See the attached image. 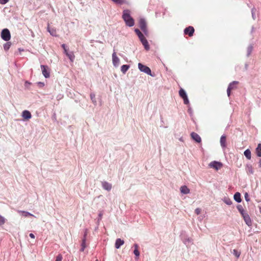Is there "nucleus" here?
I'll list each match as a JSON object with an SVG mask.
<instances>
[{
	"label": "nucleus",
	"mask_w": 261,
	"mask_h": 261,
	"mask_svg": "<svg viewBox=\"0 0 261 261\" xmlns=\"http://www.w3.org/2000/svg\"><path fill=\"white\" fill-rule=\"evenodd\" d=\"M122 18L127 26L133 27L134 25V20L131 17L129 10H125L123 11Z\"/></svg>",
	"instance_id": "obj_1"
},
{
	"label": "nucleus",
	"mask_w": 261,
	"mask_h": 261,
	"mask_svg": "<svg viewBox=\"0 0 261 261\" xmlns=\"http://www.w3.org/2000/svg\"><path fill=\"white\" fill-rule=\"evenodd\" d=\"M139 27L145 35H148V32L146 26V21L144 18L139 20Z\"/></svg>",
	"instance_id": "obj_2"
},
{
	"label": "nucleus",
	"mask_w": 261,
	"mask_h": 261,
	"mask_svg": "<svg viewBox=\"0 0 261 261\" xmlns=\"http://www.w3.org/2000/svg\"><path fill=\"white\" fill-rule=\"evenodd\" d=\"M1 37L6 41H9L11 38V35L9 30L7 29L3 30L1 32Z\"/></svg>",
	"instance_id": "obj_3"
},
{
	"label": "nucleus",
	"mask_w": 261,
	"mask_h": 261,
	"mask_svg": "<svg viewBox=\"0 0 261 261\" xmlns=\"http://www.w3.org/2000/svg\"><path fill=\"white\" fill-rule=\"evenodd\" d=\"M138 68L141 71L143 72L148 75H151V71L148 67L139 63L138 64Z\"/></svg>",
	"instance_id": "obj_4"
},
{
	"label": "nucleus",
	"mask_w": 261,
	"mask_h": 261,
	"mask_svg": "<svg viewBox=\"0 0 261 261\" xmlns=\"http://www.w3.org/2000/svg\"><path fill=\"white\" fill-rule=\"evenodd\" d=\"M41 68L42 70V73L43 76L45 78H48L50 76V70L47 66L46 65H41Z\"/></svg>",
	"instance_id": "obj_5"
},
{
	"label": "nucleus",
	"mask_w": 261,
	"mask_h": 261,
	"mask_svg": "<svg viewBox=\"0 0 261 261\" xmlns=\"http://www.w3.org/2000/svg\"><path fill=\"white\" fill-rule=\"evenodd\" d=\"M209 166L211 168H214L216 170H218L222 167V164L219 162L213 161L209 164Z\"/></svg>",
	"instance_id": "obj_6"
},
{
	"label": "nucleus",
	"mask_w": 261,
	"mask_h": 261,
	"mask_svg": "<svg viewBox=\"0 0 261 261\" xmlns=\"http://www.w3.org/2000/svg\"><path fill=\"white\" fill-rule=\"evenodd\" d=\"M112 62L115 67H118L120 63V59L117 56L116 52L114 51L112 54Z\"/></svg>",
	"instance_id": "obj_7"
},
{
	"label": "nucleus",
	"mask_w": 261,
	"mask_h": 261,
	"mask_svg": "<svg viewBox=\"0 0 261 261\" xmlns=\"http://www.w3.org/2000/svg\"><path fill=\"white\" fill-rule=\"evenodd\" d=\"M101 186H102V188L107 191H111L112 189V184L106 181H102Z\"/></svg>",
	"instance_id": "obj_8"
},
{
	"label": "nucleus",
	"mask_w": 261,
	"mask_h": 261,
	"mask_svg": "<svg viewBox=\"0 0 261 261\" xmlns=\"http://www.w3.org/2000/svg\"><path fill=\"white\" fill-rule=\"evenodd\" d=\"M139 39L141 41L142 44L143 45V46H144L145 49H146L147 50H149L150 48L149 45L148 44L147 40L146 39L144 36H142V38H140Z\"/></svg>",
	"instance_id": "obj_9"
},
{
	"label": "nucleus",
	"mask_w": 261,
	"mask_h": 261,
	"mask_svg": "<svg viewBox=\"0 0 261 261\" xmlns=\"http://www.w3.org/2000/svg\"><path fill=\"white\" fill-rule=\"evenodd\" d=\"M139 39L141 41L142 44L143 45V46H144L145 49H146L147 50H149L150 48L149 45L148 44L147 40L146 39L144 36H142V38H140Z\"/></svg>",
	"instance_id": "obj_10"
},
{
	"label": "nucleus",
	"mask_w": 261,
	"mask_h": 261,
	"mask_svg": "<svg viewBox=\"0 0 261 261\" xmlns=\"http://www.w3.org/2000/svg\"><path fill=\"white\" fill-rule=\"evenodd\" d=\"M21 116L25 120H29L32 118L31 113L28 110H24L22 112Z\"/></svg>",
	"instance_id": "obj_11"
},
{
	"label": "nucleus",
	"mask_w": 261,
	"mask_h": 261,
	"mask_svg": "<svg viewBox=\"0 0 261 261\" xmlns=\"http://www.w3.org/2000/svg\"><path fill=\"white\" fill-rule=\"evenodd\" d=\"M244 219V221L245 222L246 224L250 226L252 225V222L251 220V219L248 215V214L246 213L244 214V215L242 216Z\"/></svg>",
	"instance_id": "obj_12"
},
{
	"label": "nucleus",
	"mask_w": 261,
	"mask_h": 261,
	"mask_svg": "<svg viewBox=\"0 0 261 261\" xmlns=\"http://www.w3.org/2000/svg\"><path fill=\"white\" fill-rule=\"evenodd\" d=\"M192 138L197 143L201 142V139L199 135L197 133L193 132L191 134Z\"/></svg>",
	"instance_id": "obj_13"
},
{
	"label": "nucleus",
	"mask_w": 261,
	"mask_h": 261,
	"mask_svg": "<svg viewBox=\"0 0 261 261\" xmlns=\"http://www.w3.org/2000/svg\"><path fill=\"white\" fill-rule=\"evenodd\" d=\"M194 29L192 27H189L186 28L184 30V33L186 34H188L190 36H192L193 35Z\"/></svg>",
	"instance_id": "obj_14"
},
{
	"label": "nucleus",
	"mask_w": 261,
	"mask_h": 261,
	"mask_svg": "<svg viewBox=\"0 0 261 261\" xmlns=\"http://www.w3.org/2000/svg\"><path fill=\"white\" fill-rule=\"evenodd\" d=\"M124 243V242L123 240H121V239H117L116 240L115 247L117 249H119L121 246L123 245Z\"/></svg>",
	"instance_id": "obj_15"
},
{
	"label": "nucleus",
	"mask_w": 261,
	"mask_h": 261,
	"mask_svg": "<svg viewBox=\"0 0 261 261\" xmlns=\"http://www.w3.org/2000/svg\"><path fill=\"white\" fill-rule=\"evenodd\" d=\"M180 192L184 194H189L190 192V189L186 186H182L180 188Z\"/></svg>",
	"instance_id": "obj_16"
},
{
	"label": "nucleus",
	"mask_w": 261,
	"mask_h": 261,
	"mask_svg": "<svg viewBox=\"0 0 261 261\" xmlns=\"http://www.w3.org/2000/svg\"><path fill=\"white\" fill-rule=\"evenodd\" d=\"M18 213H19L22 216L27 217L28 216H33L35 217L33 214L30 213L29 212L23 211H18Z\"/></svg>",
	"instance_id": "obj_17"
},
{
	"label": "nucleus",
	"mask_w": 261,
	"mask_h": 261,
	"mask_svg": "<svg viewBox=\"0 0 261 261\" xmlns=\"http://www.w3.org/2000/svg\"><path fill=\"white\" fill-rule=\"evenodd\" d=\"M233 198L236 201H237L238 203H240L241 202L242 199L241 198V194L239 192H237L234 194L233 196Z\"/></svg>",
	"instance_id": "obj_18"
},
{
	"label": "nucleus",
	"mask_w": 261,
	"mask_h": 261,
	"mask_svg": "<svg viewBox=\"0 0 261 261\" xmlns=\"http://www.w3.org/2000/svg\"><path fill=\"white\" fill-rule=\"evenodd\" d=\"M220 144L222 147L225 148L226 147V136L222 135L220 138Z\"/></svg>",
	"instance_id": "obj_19"
},
{
	"label": "nucleus",
	"mask_w": 261,
	"mask_h": 261,
	"mask_svg": "<svg viewBox=\"0 0 261 261\" xmlns=\"http://www.w3.org/2000/svg\"><path fill=\"white\" fill-rule=\"evenodd\" d=\"M246 170L248 174H253L254 173L253 168L251 165H247Z\"/></svg>",
	"instance_id": "obj_20"
},
{
	"label": "nucleus",
	"mask_w": 261,
	"mask_h": 261,
	"mask_svg": "<svg viewBox=\"0 0 261 261\" xmlns=\"http://www.w3.org/2000/svg\"><path fill=\"white\" fill-rule=\"evenodd\" d=\"M255 152L257 156H261V143H259L255 149Z\"/></svg>",
	"instance_id": "obj_21"
},
{
	"label": "nucleus",
	"mask_w": 261,
	"mask_h": 261,
	"mask_svg": "<svg viewBox=\"0 0 261 261\" xmlns=\"http://www.w3.org/2000/svg\"><path fill=\"white\" fill-rule=\"evenodd\" d=\"M244 155L248 160H250L251 158V153L249 149H246L244 152Z\"/></svg>",
	"instance_id": "obj_22"
},
{
	"label": "nucleus",
	"mask_w": 261,
	"mask_h": 261,
	"mask_svg": "<svg viewBox=\"0 0 261 261\" xmlns=\"http://www.w3.org/2000/svg\"><path fill=\"white\" fill-rule=\"evenodd\" d=\"M129 68V66L128 65H123L121 67V71L123 73H125L126 72Z\"/></svg>",
	"instance_id": "obj_23"
},
{
	"label": "nucleus",
	"mask_w": 261,
	"mask_h": 261,
	"mask_svg": "<svg viewBox=\"0 0 261 261\" xmlns=\"http://www.w3.org/2000/svg\"><path fill=\"white\" fill-rule=\"evenodd\" d=\"M66 55L68 57L71 62H73L74 60V55L72 52L66 53Z\"/></svg>",
	"instance_id": "obj_24"
},
{
	"label": "nucleus",
	"mask_w": 261,
	"mask_h": 261,
	"mask_svg": "<svg viewBox=\"0 0 261 261\" xmlns=\"http://www.w3.org/2000/svg\"><path fill=\"white\" fill-rule=\"evenodd\" d=\"M47 31L50 33V34L53 36H56L57 33L56 30L54 29H50L48 27L47 28Z\"/></svg>",
	"instance_id": "obj_25"
},
{
	"label": "nucleus",
	"mask_w": 261,
	"mask_h": 261,
	"mask_svg": "<svg viewBox=\"0 0 261 261\" xmlns=\"http://www.w3.org/2000/svg\"><path fill=\"white\" fill-rule=\"evenodd\" d=\"M237 208L238 210L239 211V212L241 213L242 216L244 215V214L246 213L244 211V210L241 205H238L237 206Z\"/></svg>",
	"instance_id": "obj_26"
},
{
	"label": "nucleus",
	"mask_w": 261,
	"mask_h": 261,
	"mask_svg": "<svg viewBox=\"0 0 261 261\" xmlns=\"http://www.w3.org/2000/svg\"><path fill=\"white\" fill-rule=\"evenodd\" d=\"M223 201L224 203L228 205H230L232 203V200L228 197H224L223 199Z\"/></svg>",
	"instance_id": "obj_27"
},
{
	"label": "nucleus",
	"mask_w": 261,
	"mask_h": 261,
	"mask_svg": "<svg viewBox=\"0 0 261 261\" xmlns=\"http://www.w3.org/2000/svg\"><path fill=\"white\" fill-rule=\"evenodd\" d=\"M238 84V82L237 81H233L231 83H230L228 86V87L231 88V90L234 89L236 88V85Z\"/></svg>",
	"instance_id": "obj_28"
},
{
	"label": "nucleus",
	"mask_w": 261,
	"mask_h": 261,
	"mask_svg": "<svg viewBox=\"0 0 261 261\" xmlns=\"http://www.w3.org/2000/svg\"><path fill=\"white\" fill-rule=\"evenodd\" d=\"M179 94L182 98L187 96L186 91L182 89L179 90Z\"/></svg>",
	"instance_id": "obj_29"
},
{
	"label": "nucleus",
	"mask_w": 261,
	"mask_h": 261,
	"mask_svg": "<svg viewBox=\"0 0 261 261\" xmlns=\"http://www.w3.org/2000/svg\"><path fill=\"white\" fill-rule=\"evenodd\" d=\"M90 98H91V100H92V102L93 103V104L94 105H96L97 102H96V98H95V94L91 93L90 94Z\"/></svg>",
	"instance_id": "obj_30"
},
{
	"label": "nucleus",
	"mask_w": 261,
	"mask_h": 261,
	"mask_svg": "<svg viewBox=\"0 0 261 261\" xmlns=\"http://www.w3.org/2000/svg\"><path fill=\"white\" fill-rule=\"evenodd\" d=\"M11 45V43L10 42L6 43L4 45V48L6 51H7L10 48V46Z\"/></svg>",
	"instance_id": "obj_31"
},
{
	"label": "nucleus",
	"mask_w": 261,
	"mask_h": 261,
	"mask_svg": "<svg viewBox=\"0 0 261 261\" xmlns=\"http://www.w3.org/2000/svg\"><path fill=\"white\" fill-rule=\"evenodd\" d=\"M252 50L253 46L252 45H249L247 47V56H249L250 55Z\"/></svg>",
	"instance_id": "obj_32"
},
{
	"label": "nucleus",
	"mask_w": 261,
	"mask_h": 261,
	"mask_svg": "<svg viewBox=\"0 0 261 261\" xmlns=\"http://www.w3.org/2000/svg\"><path fill=\"white\" fill-rule=\"evenodd\" d=\"M232 253L234 255H235L237 258H239L240 256L241 252L238 251L236 249H233L232 251Z\"/></svg>",
	"instance_id": "obj_33"
},
{
	"label": "nucleus",
	"mask_w": 261,
	"mask_h": 261,
	"mask_svg": "<svg viewBox=\"0 0 261 261\" xmlns=\"http://www.w3.org/2000/svg\"><path fill=\"white\" fill-rule=\"evenodd\" d=\"M135 32H136V33L137 34V35H138L139 38L142 37V36H143V34L140 31V30L138 29H136L135 30Z\"/></svg>",
	"instance_id": "obj_34"
},
{
	"label": "nucleus",
	"mask_w": 261,
	"mask_h": 261,
	"mask_svg": "<svg viewBox=\"0 0 261 261\" xmlns=\"http://www.w3.org/2000/svg\"><path fill=\"white\" fill-rule=\"evenodd\" d=\"M6 222L5 218L0 215V225H3Z\"/></svg>",
	"instance_id": "obj_35"
},
{
	"label": "nucleus",
	"mask_w": 261,
	"mask_h": 261,
	"mask_svg": "<svg viewBox=\"0 0 261 261\" xmlns=\"http://www.w3.org/2000/svg\"><path fill=\"white\" fill-rule=\"evenodd\" d=\"M86 247V244L84 242H82L81 248L80 249V251H84Z\"/></svg>",
	"instance_id": "obj_36"
},
{
	"label": "nucleus",
	"mask_w": 261,
	"mask_h": 261,
	"mask_svg": "<svg viewBox=\"0 0 261 261\" xmlns=\"http://www.w3.org/2000/svg\"><path fill=\"white\" fill-rule=\"evenodd\" d=\"M113 2L118 4H121L124 3L123 0H112Z\"/></svg>",
	"instance_id": "obj_37"
},
{
	"label": "nucleus",
	"mask_w": 261,
	"mask_h": 261,
	"mask_svg": "<svg viewBox=\"0 0 261 261\" xmlns=\"http://www.w3.org/2000/svg\"><path fill=\"white\" fill-rule=\"evenodd\" d=\"M134 253L136 255V257H139L140 255V252L138 249H135L134 251Z\"/></svg>",
	"instance_id": "obj_38"
},
{
	"label": "nucleus",
	"mask_w": 261,
	"mask_h": 261,
	"mask_svg": "<svg viewBox=\"0 0 261 261\" xmlns=\"http://www.w3.org/2000/svg\"><path fill=\"white\" fill-rule=\"evenodd\" d=\"M62 48L64 49V53L66 54V53H68V50H67V49L66 48V46L65 44H63L62 45Z\"/></svg>",
	"instance_id": "obj_39"
},
{
	"label": "nucleus",
	"mask_w": 261,
	"mask_h": 261,
	"mask_svg": "<svg viewBox=\"0 0 261 261\" xmlns=\"http://www.w3.org/2000/svg\"><path fill=\"white\" fill-rule=\"evenodd\" d=\"M62 256L61 254L58 255L56 259V261H62Z\"/></svg>",
	"instance_id": "obj_40"
},
{
	"label": "nucleus",
	"mask_w": 261,
	"mask_h": 261,
	"mask_svg": "<svg viewBox=\"0 0 261 261\" xmlns=\"http://www.w3.org/2000/svg\"><path fill=\"white\" fill-rule=\"evenodd\" d=\"M183 99H184V103L185 104H188L189 101V100H188V96L185 97V98H183Z\"/></svg>",
	"instance_id": "obj_41"
},
{
	"label": "nucleus",
	"mask_w": 261,
	"mask_h": 261,
	"mask_svg": "<svg viewBox=\"0 0 261 261\" xmlns=\"http://www.w3.org/2000/svg\"><path fill=\"white\" fill-rule=\"evenodd\" d=\"M245 200L247 201H250V198L249 197V195L247 193H246L245 194Z\"/></svg>",
	"instance_id": "obj_42"
},
{
	"label": "nucleus",
	"mask_w": 261,
	"mask_h": 261,
	"mask_svg": "<svg viewBox=\"0 0 261 261\" xmlns=\"http://www.w3.org/2000/svg\"><path fill=\"white\" fill-rule=\"evenodd\" d=\"M195 213L197 215H199L201 213V209L200 208H197L195 210Z\"/></svg>",
	"instance_id": "obj_43"
},
{
	"label": "nucleus",
	"mask_w": 261,
	"mask_h": 261,
	"mask_svg": "<svg viewBox=\"0 0 261 261\" xmlns=\"http://www.w3.org/2000/svg\"><path fill=\"white\" fill-rule=\"evenodd\" d=\"M231 90V88H230V87H228V88H227V95H228V96H230V95Z\"/></svg>",
	"instance_id": "obj_44"
},
{
	"label": "nucleus",
	"mask_w": 261,
	"mask_h": 261,
	"mask_svg": "<svg viewBox=\"0 0 261 261\" xmlns=\"http://www.w3.org/2000/svg\"><path fill=\"white\" fill-rule=\"evenodd\" d=\"M9 0H0V3L1 4H5L8 3Z\"/></svg>",
	"instance_id": "obj_45"
},
{
	"label": "nucleus",
	"mask_w": 261,
	"mask_h": 261,
	"mask_svg": "<svg viewBox=\"0 0 261 261\" xmlns=\"http://www.w3.org/2000/svg\"><path fill=\"white\" fill-rule=\"evenodd\" d=\"M252 18L253 19H255V13H254V10L252 9Z\"/></svg>",
	"instance_id": "obj_46"
},
{
	"label": "nucleus",
	"mask_w": 261,
	"mask_h": 261,
	"mask_svg": "<svg viewBox=\"0 0 261 261\" xmlns=\"http://www.w3.org/2000/svg\"><path fill=\"white\" fill-rule=\"evenodd\" d=\"M37 84L40 87H43L44 86V83L42 82H38Z\"/></svg>",
	"instance_id": "obj_47"
},
{
	"label": "nucleus",
	"mask_w": 261,
	"mask_h": 261,
	"mask_svg": "<svg viewBox=\"0 0 261 261\" xmlns=\"http://www.w3.org/2000/svg\"><path fill=\"white\" fill-rule=\"evenodd\" d=\"M29 236L32 239H34L35 238V236H34V234L33 233H30Z\"/></svg>",
	"instance_id": "obj_48"
},
{
	"label": "nucleus",
	"mask_w": 261,
	"mask_h": 261,
	"mask_svg": "<svg viewBox=\"0 0 261 261\" xmlns=\"http://www.w3.org/2000/svg\"><path fill=\"white\" fill-rule=\"evenodd\" d=\"M86 237H85V236H84V238L82 239V242H84L85 243H86Z\"/></svg>",
	"instance_id": "obj_49"
},
{
	"label": "nucleus",
	"mask_w": 261,
	"mask_h": 261,
	"mask_svg": "<svg viewBox=\"0 0 261 261\" xmlns=\"http://www.w3.org/2000/svg\"><path fill=\"white\" fill-rule=\"evenodd\" d=\"M134 247H135V249H138V245L137 244H134Z\"/></svg>",
	"instance_id": "obj_50"
},
{
	"label": "nucleus",
	"mask_w": 261,
	"mask_h": 261,
	"mask_svg": "<svg viewBox=\"0 0 261 261\" xmlns=\"http://www.w3.org/2000/svg\"><path fill=\"white\" fill-rule=\"evenodd\" d=\"M98 216H99V219H101L102 218V214L99 213Z\"/></svg>",
	"instance_id": "obj_51"
},
{
	"label": "nucleus",
	"mask_w": 261,
	"mask_h": 261,
	"mask_svg": "<svg viewBox=\"0 0 261 261\" xmlns=\"http://www.w3.org/2000/svg\"><path fill=\"white\" fill-rule=\"evenodd\" d=\"M258 165L260 168H261V159L259 160L258 162Z\"/></svg>",
	"instance_id": "obj_52"
},
{
	"label": "nucleus",
	"mask_w": 261,
	"mask_h": 261,
	"mask_svg": "<svg viewBox=\"0 0 261 261\" xmlns=\"http://www.w3.org/2000/svg\"><path fill=\"white\" fill-rule=\"evenodd\" d=\"M86 236H87V232L85 231V234H84V236H85V237H86Z\"/></svg>",
	"instance_id": "obj_53"
},
{
	"label": "nucleus",
	"mask_w": 261,
	"mask_h": 261,
	"mask_svg": "<svg viewBox=\"0 0 261 261\" xmlns=\"http://www.w3.org/2000/svg\"><path fill=\"white\" fill-rule=\"evenodd\" d=\"M179 140H180V141H183V139H182V138H180L179 139Z\"/></svg>",
	"instance_id": "obj_54"
},
{
	"label": "nucleus",
	"mask_w": 261,
	"mask_h": 261,
	"mask_svg": "<svg viewBox=\"0 0 261 261\" xmlns=\"http://www.w3.org/2000/svg\"><path fill=\"white\" fill-rule=\"evenodd\" d=\"M188 241H189V242H190V241H190V240L189 239H188Z\"/></svg>",
	"instance_id": "obj_55"
},
{
	"label": "nucleus",
	"mask_w": 261,
	"mask_h": 261,
	"mask_svg": "<svg viewBox=\"0 0 261 261\" xmlns=\"http://www.w3.org/2000/svg\"><path fill=\"white\" fill-rule=\"evenodd\" d=\"M27 83H28V82H25V85H27Z\"/></svg>",
	"instance_id": "obj_56"
},
{
	"label": "nucleus",
	"mask_w": 261,
	"mask_h": 261,
	"mask_svg": "<svg viewBox=\"0 0 261 261\" xmlns=\"http://www.w3.org/2000/svg\"><path fill=\"white\" fill-rule=\"evenodd\" d=\"M95 261H98V260H96Z\"/></svg>",
	"instance_id": "obj_57"
}]
</instances>
